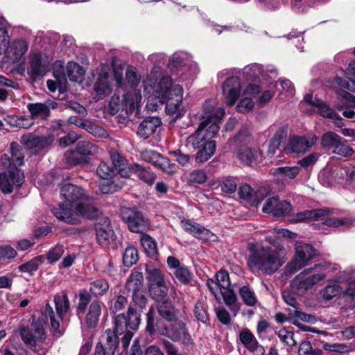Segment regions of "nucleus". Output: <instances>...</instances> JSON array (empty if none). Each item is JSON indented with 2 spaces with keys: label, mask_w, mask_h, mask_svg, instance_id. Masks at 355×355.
I'll return each instance as SVG.
<instances>
[{
  "label": "nucleus",
  "mask_w": 355,
  "mask_h": 355,
  "mask_svg": "<svg viewBox=\"0 0 355 355\" xmlns=\"http://www.w3.org/2000/svg\"><path fill=\"white\" fill-rule=\"evenodd\" d=\"M317 140L318 137L313 134L303 137L295 136L290 139L288 149L293 153H304L314 146Z\"/></svg>",
  "instance_id": "412c9836"
},
{
  "label": "nucleus",
  "mask_w": 355,
  "mask_h": 355,
  "mask_svg": "<svg viewBox=\"0 0 355 355\" xmlns=\"http://www.w3.org/2000/svg\"><path fill=\"white\" fill-rule=\"evenodd\" d=\"M268 193L269 191L266 187H261L254 193L252 187L247 184H243L239 188V196L255 207H258Z\"/></svg>",
  "instance_id": "6ab92c4d"
},
{
  "label": "nucleus",
  "mask_w": 355,
  "mask_h": 355,
  "mask_svg": "<svg viewBox=\"0 0 355 355\" xmlns=\"http://www.w3.org/2000/svg\"><path fill=\"white\" fill-rule=\"evenodd\" d=\"M128 327L127 318L124 314H119L115 318L114 332L121 335L125 332Z\"/></svg>",
  "instance_id": "13d9d810"
},
{
  "label": "nucleus",
  "mask_w": 355,
  "mask_h": 355,
  "mask_svg": "<svg viewBox=\"0 0 355 355\" xmlns=\"http://www.w3.org/2000/svg\"><path fill=\"white\" fill-rule=\"evenodd\" d=\"M67 71L69 80L75 82H80L85 74L83 68L74 62H68Z\"/></svg>",
  "instance_id": "a18cd8bd"
},
{
  "label": "nucleus",
  "mask_w": 355,
  "mask_h": 355,
  "mask_svg": "<svg viewBox=\"0 0 355 355\" xmlns=\"http://www.w3.org/2000/svg\"><path fill=\"white\" fill-rule=\"evenodd\" d=\"M335 108L339 111L344 108H355V96L345 92L342 105H336Z\"/></svg>",
  "instance_id": "774afa93"
},
{
  "label": "nucleus",
  "mask_w": 355,
  "mask_h": 355,
  "mask_svg": "<svg viewBox=\"0 0 355 355\" xmlns=\"http://www.w3.org/2000/svg\"><path fill=\"white\" fill-rule=\"evenodd\" d=\"M329 210L326 209L305 210L296 214L295 221L301 223L311 220H318L329 215Z\"/></svg>",
  "instance_id": "c85d7f7f"
},
{
  "label": "nucleus",
  "mask_w": 355,
  "mask_h": 355,
  "mask_svg": "<svg viewBox=\"0 0 355 355\" xmlns=\"http://www.w3.org/2000/svg\"><path fill=\"white\" fill-rule=\"evenodd\" d=\"M96 173L102 180H111L116 176V171L111 163L102 161L96 168Z\"/></svg>",
  "instance_id": "a19ab883"
},
{
  "label": "nucleus",
  "mask_w": 355,
  "mask_h": 355,
  "mask_svg": "<svg viewBox=\"0 0 355 355\" xmlns=\"http://www.w3.org/2000/svg\"><path fill=\"white\" fill-rule=\"evenodd\" d=\"M216 149V142L209 139L201 146L196 156V162L204 163L210 159L215 153Z\"/></svg>",
  "instance_id": "c756f323"
},
{
  "label": "nucleus",
  "mask_w": 355,
  "mask_h": 355,
  "mask_svg": "<svg viewBox=\"0 0 355 355\" xmlns=\"http://www.w3.org/2000/svg\"><path fill=\"white\" fill-rule=\"evenodd\" d=\"M53 141L51 137H37L35 135L29 134L21 137V142L30 149H35V151L51 145Z\"/></svg>",
  "instance_id": "5701e85b"
},
{
  "label": "nucleus",
  "mask_w": 355,
  "mask_h": 355,
  "mask_svg": "<svg viewBox=\"0 0 355 355\" xmlns=\"http://www.w3.org/2000/svg\"><path fill=\"white\" fill-rule=\"evenodd\" d=\"M125 75L127 80L132 86H136L140 82L141 76L138 73L137 69L132 66L128 67Z\"/></svg>",
  "instance_id": "69168bd1"
},
{
  "label": "nucleus",
  "mask_w": 355,
  "mask_h": 355,
  "mask_svg": "<svg viewBox=\"0 0 355 355\" xmlns=\"http://www.w3.org/2000/svg\"><path fill=\"white\" fill-rule=\"evenodd\" d=\"M155 166L159 168L162 171L168 174H173L177 171L176 166L171 163L167 157L162 155H160Z\"/></svg>",
  "instance_id": "864d4df0"
},
{
  "label": "nucleus",
  "mask_w": 355,
  "mask_h": 355,
  "mask_svg": "<svg viewBox=\"0 0 355 355\" xmlns=\"http://www.w3.org/2000/svg\"><path fill=\"white\" fill-rule=\"evenodd\" d=\"M291 205L286 200H280L278 197H270L266 200L262 211L276 217L284 216L291 212Z\"/></svg>",
  "instance_id": "2eb2a0df"
},
{
  "label": "nucleus",
  "mask_w": 355,
  "mask_h": 355,
  "mask_svg": "<svg viewBox=\"0 0 355 355\" xmlns=\"http://www.w3.org/2000/svg\"><path fill=\"white\" fill-rule=\"evenodd\" d=\"M239 339L241 343L251 352L257 355H263L265 349L261 345L254 334L248 329H244L239 333Z\"/></svg>",
  "instance_id": "4be33fe9"
},
{
  "label": "nucleus",
  "mask_w": 355,
  "mask_h": 355,
  "mask_svg": "<svg viewBox=\"0 0 355 355\" xmlns=\"http://www.w3.org/2000/svg\"><path fill=\"white\" fill-rule=\"evenodd\" d=\"M132 173L136 174L139 180L148 184H152L155 180V175L148 168L139 164L132 165Z\"/></svg>",
  "instance_id": "58836bf2"
},
{
  "label": "nucleus",
  "mask_w": 355,
  "mask_h": 355,
  "mask_svg": "<svg viewBox=\"0 0 355 355\" xmlns=\"http://www.w3.org/2000/svg\"><path fill=\"white\" fill-rule=\"evenodd\" d=\"M299 166H283L275 169L273 175L279 179H294L300 173Z\"/></svg>",
  "instance_id": "37998d69"
},
{
  "label": "nucleus",
  "mask_w": 355,
  "mask_h": 355,
  "mask_svg": "<svg viewBox=\"0 0 355 355\" xmlns=\"http://www.w3.org/2000/svg\"><path fill=\"white\" fill-rule=\"evenodd\" d=\"M342 137L333 131H328L324 133L321 137V146L327 150L335 149L340 141Z\"/></svg>",
  "instance_id": "4c0bfd02"
},
{
  "label": "nucleus",
  "mask_w": 355,
  "mask_h": 355,
  "mask_svg": "<svg viewBox=\"0 0 355 355\" xmlns=\"http://www.w3.org/2000/svg\"><path fill=\"white\" fill-rule=\"evenodd\" d=\"M239 294L243 303L248 306H254L258 300L254 291L248 286H243L239 290Z\"/></svg>",
  "instance_id": "79ce46f5"
},
{
  "label": "nucleus",
  "mask_w": 355,
  "mask_h": 355,
  "mask_svg": "<svg viewBox=\"0 0 355 355\" xmlns=\"http://www.w3.org/2000/svg\"><path fill=\"white\" fill-rule=\"evenodd\" d=\"M9 24L7 21L0 18V54L3 53L10 43V36L8 34Z\"/></svg>",
  "instance_id": "c03bdc74"
},
{
  "label": "nucleus",
  "mask_w": 355,
  "mask_h": 355,
  "mask_svg": "<svg viewBox=\"0 0 355 355\" xmlns=\"http://www.w3.org/2000/svg\"><path fill=\"white\" fill-rule=\"evenodd\" d=\"M220 291L225 304L230 308L234 315H236L241 309V304L237 302V297L234 292L227 288Z\"/></svg>",
  "instance_id": "2f4dec72"
},
{
  "label": "nucleus",
  "mask_w": 355,
  "mask_h": 355,
  "mask_svg": "<svg viewBox=\"0 0 355 355\" xmlns=\"http://www.w3.org/2000/svg\"><path fill=\"white\" fill-rule=\"evenodd\" d=\"M278 336L281 341L285 345L288 346H294L296 345V341L293 338V334L286 329H281L278 331Z\"/></svg>",
  "instance_id": "338daca9"
},
{
  "label": "nucleus",
  "mask_w": 355,
  "mask_h": 355,
  "mask_svg": "<svg viewBox=\"0 0 355 355\" xmlns=\"http://www.w3.org/2000/svg\"><path fill=\"white\" fill-rule=\"evenodd\" d=\"M194 313L198 320L205 324H207L209 322V318L207 310V306L204 303L201 302H198L196 303Z\"/></svg>",
  "instance_id": "603ef678"
},
{
  "label": "nucleus",
  "mask_w": 355,
  "mask_h": 355,
  "mask_svg": "<svg viewBox=\"0 0 355 355\" xmlns=\"http://www.w3.org/2000/svg\"><path fill=\"white\" fill-rule=\"evenodd\" d=\"M343 294L341 273L336 278L329 281L322 292V296L326 300H331Z\"/></svg>",
  "instance_id": "393cba45"
},
{
  "label": "nucleus",
  "mask_w": 355,
  "mask_h": 355,
  "mask_svg": "<svg viewBox=\"0 0 355 355\" xmlns=\"http://www.w3.org/2000/svg\"><path fill=\"white\" fill-rule=\"evenodd\" d=\"M182 227L193 236L200 239H207L210 232L200 225L189 220H181Z\"/></svg>",
  "instance_id": "a878e982"
},
{
  "label": "nucleus",
  "mask_w": 355,
  "mask_h": 355,
  "mask_svg": "<svg viewBox=\"0 0 355 355\" xmlns=\"http://www.w3.org/2000/svg\"><path fill=\"white\" fill-rule=\"evenodd\" d=\"M161 121L157 117H149L144 120L139 125L137 135L142 139L151 136L161 125Z\"/></svg>",
  "instance_id": "b1692460"
},
{
  "label": "nucleus",
  "mask_w": 355,
  "mask_h": 355,
  "mask_svg": "<svg viewBox=\"0 0 355 355\" xmlns=\"http://www.w3.org/2000/svg\"><path fill=\"white\" fill-rule=\"evenodd\" d=\"M158 313L162 318L168 322H173L177 319V311L168 300H164L159 304Z\"/></svg>",
  "instance_id": "c9c22d12"
},
{
  "label": "nucleus",
  "mask_w": 355,
  "mask_h": 355,
  "mask_svg": "<svg viewBox=\"0 0 355 355\" xmlns=\"http://www.w3.org/2000/svg\"><path fill=\"white\" fill-rule=\"evenodd\" d=\"M10 151L13 165H21L24 161V155L21 153L20 146L16 143H12L10 144Z\"/></svg>",
  "instance_id": "052dcab7"
},
{
  "label": "nucleus",
  "mask_w": 355,
  "mask_h": 355,
  "mask_svg": "<svg viewBox=\"0 0 355 355\" xmlns=\"http://www.w3.org/2000/svg\"><path fill=\"white\" fill-rule=\"evenodd\" d=\"M221 190L227 193H232L236 190L237 184L233 178H226L220 184Z\"/></svg>",
  "instance_id": "680f3d73"
},
{
  "label": "nucleus",
  "mask_w": 355,
  "mask_h": 355,
  "mask_svg": "<svg viewBox=\"0 0 355 355\" xmlns=\"http://www.w3.org/2000/svg\"><path fill=\"white\" fill-rule=\"evenodd\" d=\"M60 196L64 201L52 209L53 215L60 221L76 224L80 216L94 218L100 214L99 209L90 204L89 197L80 187L63 184L60 188Z\"/></svg>",
  "instance_id": "f03ea898"
},
{
  "label": "nucleus",
  "mask_w": 355,
  "mask_h": 355,
  "mask_svg": "<svg viewBox=\"0 0 355 355\" xmlns=\"http://www.w3.org/2000/svg\"><path fill=\"white\" fill-rule=\"evenodd\" d=\"M266 240L274 248L258 244L249 245L248 266L253 273L273 274L287 260L286 252L283 247L276 246V241L271 237H266Z\"/></svg>",
  "instance_id": "7ed1b4c3"
},
{
  "label": "nucleus",
  "mask_w": 355,
  "mask_h": 355,
  "mask_svg": "<svg viewBox=\"0 0 355 355\" xmlns=\"http://www.w3.org/2000/svg\"><path fill=\"white\" fill-rule=\"evenodd\" d=\"M342 284L347 282V285L343 288V295L355 296V270L352 272L344 271L341 272Z\"/></svg>",
  "instance_id": "ea45409f"
},
{
  "label": "nucleus",
  "mask_w": 355,
  "mask_h": 355,
  "mask_svg": "<svg viewBox=\"0 0 355 355\" xmlns=\"http://www.w3.org/2000/svg\"><path fill=\"white\" fill-rule=\"evenodd\" d=\"M108 289L109 284L107 280L103 279H96L90 284V291L96 295H103L106 293Z\"/></svg>",
  "instance_id": "8fccbe9b"
},
{
  "label": "nucleus",
  "mask_w": 355,
  "mask_h": 355,
  "mask_svg": "<svg viewBox=\"0 0 355 355\" xmlns=\"http://www.w3.org/2000/svg\"><path fill=\"white\" fill-rule=\"evenodd\" d=\"M121 216L132 232L142 233L149 229L148 220L135 208L123 207Z\"/></svg>",
  "instance_id": "9d476101"
},
{
  "label": "nucleus",
  "mask_w": 355,
  "mask_h": 355,
  "mask_svg": "<svg viewBox=\"0 0 355 355\" xmlns=\"http://www.w3.org/2000/svg\"><path fill=\"white\" fill-rule=\"evenodd\" d=\"M145 252L150 257H155L157 254V244L155 240L148 235H143L140 240Z\"/></svg>",
  "instance_id": "de8ad7c7"
},
{
  "label": "nucleus",
  "mask_w": 355,
  "mask_h": 355,
  "mask_svg": "<svg viewBox=\"0 0 355 355\" xmlns=\"http://www.w3.org/2000/svg\"><path fill=\"white\" fill-rule=\"evenodd\" d=\"M146 279L148 287L157 286L158 284L160 285V284L166 282L162 271L153 266H146Z\"/></svg>",
  "instance_id": "e433bc0d"
},
{
  "label": "nucleus",
  "mask_w": 355,
  "mask_h": 355,
  "mask_svg": "<svg viewBox=\"0 0 355 355\" xmlns=\"http://www.w3.org/2000/svg\"><path fill=\"white\" fill-rule=\"evenodd\" d=\"M102 304L98 301H94L89 307L88 313L85 317V322L89 327H94L98 322L101 313Z\"/></svg>",
  "instance_id": "72a5a7b5"
},
{
  "label": "nucleus",
  "mask_w": 355,
  "mask_h": 355,
  "mask_svg": "<svg viewBox=\"0 0 355 355\" xmlns=\"http://www.w3.org/2000/svg\"><path fill=\"white\" fill-rule=\"evenodd\" d=\"M23 181L24 175L17 168L0 173V189L4 193L12 192L14 187H20Z\"/></svg>",
  "instance_id": "4468645a"
},
{
  "label": "nucleus",
  "mask_w": 355,
  "mask_h": 355,
  "mask_svg": "<svg viewBox=\"0 0 355 355\" xmlns=\"http://www.w3.org/2000/svg\"><path fill=\"white\" fill-rule=\"evenodd\" d=\"M143 281L144 276L142 272L135 270L131 273L126 283L128 289L132 291L133 300L140 307H143L146 304V298L141 293Z\"/></svg>",
  "instance_id": "dca6fc26"
},
{
  "label": "nucleus",
  "mask_w": 355,
  "mask_h": 355,
  "mask_svg": "<svg viewBox=\"0 0 355 355\" xmlns=\"http://www.w3.org/2000/svg\"><path fill=\"white\" fill-rule=\"evenodd\" d=\"M175 277L182 284H187L190 282L192 279V273L189 271V270L185 267L182 266L178 270H175L174 272Z\"/></svg>",
  "instance_id": "5fc2aeb1"
},
{
  "label": "nucleus",
  "mask_w": 355,
  "mask_h": 355,
  "mask_svg": "<svg viewBox=\"0 0 355 355\" xmlns=\"http://www.w3.org/2000/svg\"><path fill=\"white\" fill-rule=\"evenodd\" d=\"M159 68L155 67L144 80V92L149 94L146 107L148 110H155L157 103L166 104V113L175 116L173 121L183 116L184 110L182 107L183 88L178 84H173L168 76H161Z\"/></svg>",
  "instance_id": "f257e3e1"
},
{
  "label": "nucleus",
  "mask_w": 355,
  "mask_h": 355,
  "mask_svg": "<svg viewBox=\"0 0 355 355\" xmlns=\"http://www.w3.org/2000/svg\"><path fill=\"white\" fill-rule=\"evenodd\" d=\"M239 159L247 165L257 164L259 158L261 157V153L257 148H250L248 146H242L239 152Z\"/></svg>",
  "instance_id": "cd10ccee"
},
{
  "label": "nucleus",
  "mask_w": 355,
  "mask_h": 355,
  "mask_svg": "<svg viewBox=\"0 0 355 355\" xmlns=\"http://www.w3.org/2000/svg\"><path fill=\"white\" fill-rule=\"evenodd\" d=\"M138 260V252L135 248L132 246L128 247L123 257V263L127 266H131L136 263Z\"/></svg>",
  "instance_id": "3c124183"
},
{
  "label": "nucleus",
  "mask_w": 355,
  "mask_h": 355,
  "mask_svg": "<svg viewBox=\"0 0 355 355\" xmlns=\"http://www.w3.org/2000/svg\"><path fill=\"white\" fill-rule=\"evenodd\" d=\"M105 334L109 350L112 354H114L119 344V339L117 336L119 334H116L110 329H107Z\"/></svg>",
  "instance_id": "0e129e2a"
},
{
  "label": "nucleus",
  "mask_w": 355,
  "mask_h": 355,
  "mask_svg": "<svg viewBox=\"0 0 355 355\" xmlns=\"http://www.w3.org/2000/svg\"><path fill=\"white\" fill-rule=\"evenodd\" d=\"M123 186L122 182H119L116 180H102L98 187L100 191L104 194L113 193Z\"/></svg>",
  "instance_id": "49530a36"
},
{
  "label": "nucleus",
  "mask_w": 355,
  "mask_h": 355,
  "mask_svg": "<svg viewBox=\"0 0 355 355\" xmlns=\"http://www.w3.org/2000/svg\"><path fill=\"white\" fill-rule=\"evenodd\" d=\"M304 100L309 105L313 107V109L309 111L311 114L317 113L323 118L331 119L338 128L344 126L345 124L340 115L325 102L318 98H314L312 94H306Z\"/></svg>",
  "instance_id": "6e6552de"
},
{
  "label": "nucleus",
  "mask_w": 355,
  "mask_h": 355,
  "mask_svg": "<svg viewBox=\"0 0 355 355\" xmlns=\"http://www.w3.org/2000/svg\"><path fill=\"white\" fill-rule=\"evenodd\" d=\"M28 44L24 40H16L8 46L5 53L4 61L8 64H15L20 62L28 51Z\"/></svg>",
  "instance_id": "a211bd4d"
},
{
  "label": "nucleus",
  "mask_w": 355,
  "mask_h": 355,
  "mask_svg": "<svg viewBox=\"0 0 355 355\" xmlns=\"http://www.w3.org/2000/svg\"><path fill=\"white\" fill-rule=\"evenodd\" d=\"M64 252V247L62 245H58L51 249L47 254L48 262L51 264L58 261Z\"/></svg>",
  "instance_id": "bf43d9fd"
},
{
  "label": "nucleus",
  "mask_w": 355,
  "mask_h": 355,
  "mask_svg": "<svg viewBox=\"0 0 355 355\" xmlns=\"http://www.w3.org/2000/svg\"><path fill=\"white\" fill-rule=\"evenodd\" d=\"M97 243L104 248L110 246L116 239L111 222L107 218H99L94 225Z\"/></svg>",
  "instance_id": "9b49d317"
},
{
  "label": "nucleus",
  "mask_w": 355,
  "mask_h": 355,
  "mask_svg": "<svg viewBox=\"0 0 355 355\" xmlns=\"http://www.w3.org/2000/svg\"><path fill=\"white\" fill-rule=\"evenodd\" d=\"M207 180L206 172L202 169H196L188 176V183L191 185L202 184Z\"/></svg>",
  "instance_id": "09e8293b"
},
{
  "label": "nucleus",
  "mask_w": 355,
  "mask_h": 355,
  "mask_svg": "<svg viewBox=\"0 0 355 355\" xmlns=\"http://www.w3.org/2000/svg\"><path fill=\"white\" fill-rule=\"evenodd\" d=\"M270 132H274V135L271 139L268 152L275 154L277 149L279 148L281 144L286 139L287 132L284 128H277L276 126L271 127Z\"/></svg>",
  "instance_id": "7c9ffc66"
},
{
  "label": "nucleus",
  "mask_w": 355,
  "mask_h": 355,
  "mask_svg": "<svg viewBox=\"0 0 355 355\" xmlns=\"http://www.w3.org/2000/svg\"><path fill=\"white\" fill-rule=\"evenodd\" d=\"M333 153L343 157H349L353 155L354 150L347 144V141L342 138L338 146L333 150Z\"/></svg>",
  "instance_id": "6e6d98bb"
},
{
  "label": "nucleus",
  "mask_w": 355,
  "mask_h": 355,
  "mask_svg": "<svg viewBox=\"0 0 355 355\" xmlns=\"http://www.w3.org/2000/svg\"><path fill=\"white\" fill-rule=\"evenodd\" d=\"M172 327L171 328L159 327V322H157L155 326L161 334L166 336L173 340H179L182 338H186L189 335L186 329L184 323L178 321L177 319L173 321Z\"/></svg>",
  "instance_id": "aec40b11"
},
{
  "label": "nucleus",
  "mask_w": 355,
  "mask_h": 355,
  "mask_svg": "<svg viewBox=\"0 0 355 355\" xmlns=\"http://www.w3.org/2000/svg\"><path fill=\"white\" fill-rule=\"evenodd\" d=\"M54 303L55 305L56 313L54 312L53 307L46 304L42 310L41 315L47 321L50 320L52 330L55 334L60 336L62 334V329H60V323L70 309V302L65 291L57 294L54 296Z\"/></svg>",
  "instance_id": "423d86ee"
},
{
  "label": "nucleus",
  "mask_w": 355,
  "mask_h": 355,
  "mask_svg": "<svg viewBox=\"0 0 355 355\" xmlns=\"http://www.w3.org/2000/svg\"><path fill=\"white\" fill-rule=\"evenodd\" d=\"M148 288L150 295L157 301L163 300L168 293L173 297L175 293L174 288L168 286L166 282L160 284V286L158 284L157 286H150Z\"/></svg>",
  "instance_id": "f704fd0d"
},
{
  "label": "nucleus",
  "mask_w": 355,
  "mask_h": 355,
  "mask_svg": "<svg viewBox=\"0 0 355 355\" xmlns=\"http://www.w3.org/2000/svg\"><path fill=\"white\" fill-rule=\"evenodd\" d=\"M98 151V147L89 141H80L77 144L76 150L70 152L67 155L69 164L76 165L85 162L88 156L94 155Z\"/></svg>",
  "instance_id": "ddd939ff"
},
{
  "label": "nucleus",
  "mask_w": 355,
  "mask_h": 355,
  "mask_svg": "<svg viewBox=\"0 0 355 355\" xmlns=\"http://www.w3.org/2000/svg\"><path fill=\"white\" fill-rule=\"evenodd\" d=\"M27 109L34 121L37 119H46L50 114L49 106L42 103H29Z\"/></svg>",
  "instance_id": "473e14b6"
},
{
  "label": "nucleus",
  "mask_w": 355,
  "mask_h": 355,
  "mask_svg": "<svg viewBox=\"0 0 355 355\" xmlns=\"http://www.w3.org/2000/svg\"><path fill=\"white\" fill-rule=\"evenodd\" d=\"M125 317L128 327L133 330L137 329L140 324V317L137 311L133 308L129 307Z\"/></svg>",
  "instance_id": "4d7b16f0"
},
{
  "label": "nucleus",
  "mask_w": 355,
  "mask_h": 355,
  "mask_svg": "<svg viewBox=\"0 0 355 355\" xmlns=\"http://www.w3.org/2000/svg\"><path fill=\"white\" fill-rule=\"evenodd\" d=\"M280 86L282 87L281 98H288L293 96L295 94V88L288 80H282L280 81Z\"/></svg>",
  "instance_id": "e2e57ef3"
},
{
  "label": "nucleus",
  "mask_w": 355,
  "mask_h": 355,
  "mask_svg": "<svg viewBox=\"0 0 355 355\" xmlns=\"http://www.w3.org/2000/svg\"><path fill=\"white\" fill-rule=\"evenodd\" d=\"M94 91L98 100L103 98L111 92L109 74L105 69H103L98 78V81L94 86Z\"/></svg>",
  "instance_id": "bb28decb"
},
{
  "label": "nucleus",
  "mask_w": 355,
  "mask_h": 355,
  "mask_svg": "<svg viewBox=\"0 0 355 355\" xmlns=\"http://www.w3.org/2000/svg\"><path fill=\"white\" fill-rule=\"evenodd\" d=\"M51 61V58L46 54L36 53L31 55L28 68V74L33 78L44 76L49 70Z\"/></svg>",
  "instance_id": "f8f14e48"
},
{
  "label": "nucleus",
  "mask_w": 355,
  "mask_h": 355,
  "mask_svg": "<svg viewBox=\"0 0 355 355\" xmlns=\"http://www.w3.org/2000/svg\"><path fill=\"white\" fill-rule=\"evenodd\" d=\"M327 275L324 272H316L313 269H306L294 278L292 281V286L299 294L303 295L314 285L323 280Z\"/></svg>",
  "instance_id": "1a4fd4ad"
},
{
  "label": "nucleus",
  "mask_w": 355,
  "mask_h": 355,
  "mask_svg": "<svg viewBox=\"0 0 355 355\" xmlns=\"http://www.w3.org/2000/svg\"><path fill=\"white\" fill-rule=\"evenodd\" d=\"M241 84L237 77L227 78L222 86L223 96L228 106H232L241 94Z\"/></svg>",
  "instance_id": "f3484780"
},
{
  "label": "nucleus",
  "mask_w": 355,
  "mask_h": 355,
  "mask_svg": "<svg viewBox=\"0 0 355 355\" xmlns=\"http://www.w3.org/2000/svg\"><path fill=\"white\" fill-rule=\"evenodd\" d=\"M295 249V257L285 268L287 275L304 267L316 255L315 250L311 245L302 242H297Z\"/></svg>",
  "instance_id": "0eeeda50"
},
{
  "label": "nucleus",
  "mask_w": 355,
  "mask_h": 355,
  "mask_svg": "<svg viewBox=\"0 0 355 355\" xmlns=\"http://www.w3.org/2000/svg\"><path fill=\"white\" fill-rule=\"evenodd\" d=\"M225 114L222 107H214L213 101H207L203 106V112L196 132L187 137V146L193 150L200 148L201 146L213 138L219 131L218 123Z\"/></svg>",
  "instance_id": "20e7f679"
},
{
  "label": "nucleus",
  "mask_w": 355,
  "mask_h": 355,
  "mask_svg": "<svg viewBox=\"0 0 355 355\" xmlns=\"http://www.w3.org/2000/svg\"><path fill=\"white\" fill-rule=\"evenodd\" d=\"M46 322L47 320L42 315L37 319L34 316L30 328L21 327L19 329L20 336L24 343L40 355H44L46 352L44 330V324Z\"/></svg>",
  "instance_id": "39448f33"
}]
</instances>
